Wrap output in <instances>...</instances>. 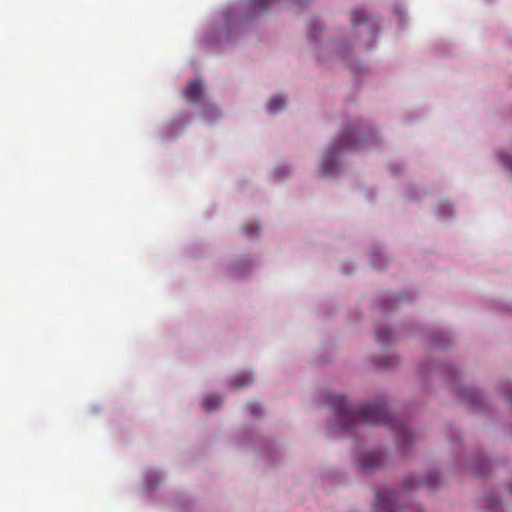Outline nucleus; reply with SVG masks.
<instances>
[{"instance_id": "1", "label": "nucleus", "mask_w": 512, "mask_h": 512, "mask_svg": "<svg viewBox=\"0 0 512 512\" xmlns=\"http://www.w3.org/2000/svg\"><path fill=\"white\" fill-rule=\"evenodd\" d=\"M330 401L340 430H349L361 421L365 424H383L389 427L397 435L399 444L404 447L414 440V433L392 417L382 400L365 404L360 408L348 406L345 397L341 395H330Z\"/></svg>"}, {"instance_id": "2", "label": "nucleus", "mask_w": 512, "mask_h": 512, "mask_svg": "<svg viewBox=\"0 0 512 512\" xmlns=\"http://www.w3.org/2000/svg\"><path fill=\"white\" fill-rule=\"evenodd\" d=\"M373 512H423L418 507H402L396 502V494L388 488L376 490V502L373 506Z\"/></svg>"}, {"instance_id": "3", "label": "nucleus", "mask_w": 512, "mask_h": 512, "mask_svg": "<svg viewBox=\"0 0 512 512\" xmlns=\"http://www.w3.org/2000/svg\"><path fill=\"white\" fill-rule=\"evenodd\" d=\"M357 463L363 472L370 473L382 465L383 455L378 450H372L360 455L357 459Z\"/></svg>"}, {"instance_id": "4", "label": "nucleus", "mask_w": 512, "mask_h": 512, "mask_svg": "<svg viewBox=\"0 0 512 512\" xmlns=\"http://www.w3.org/2000/svg\"><path fill=\"white\" fill-rule=\"evenodd\" d=\"M359 141L356 140L354 131H347L338 141V143L332 145L329 149L332 154H338L344 151H352L359 149Z\"/></svg>"}, {"instance_id": "5", "label": "nucleus", "mask_w": 512, "mask_h": 512, "mask_svg": "<svg viewBox=\"0 0 512 512\" xmlns=\"http://www.w3.org/2000/svg\"><path fill=\"white\" fill-rule=\"evenodd\" d=\"M403 485L406 489L420 486L436 488L438 485V474L437 472H431L426 478L412 475L404 479Z\"/></svg>"}, {"instance_id": "6", "label": "nucleus", "mask_w": 512, "mask_h": 512, "mask_svg": "<svg viewBox=\"0 0 512 512\" xmlns=\"http://www.w3.org/2000/svg\"><path fill=\"white\" fill-rule=\"evenodd\" d=\"M185 98L192 103H199L203 97V87L198 81H192L188 84L185 90Z\"/></svg>"}, {"instance_id": "7", "label": "nucleus", "mask_w": 512, "mask_h": 512, "mask_svg": "<svg viewBox=\"0 0 512 512\" xmlns=\"http://www.w3.org/2000/svg\"><path fill=\"white\" fill-rule=\"evenodd\" d=\"M286 106V99L281 95H275L267 103V109L271 113H277Z\"/></svg>"}, {"instance_id": "8", "label": "nucleus", "mask_w": 512, "mask_h": 512, "mask_svg": "<svg viewBox=\"0 0 512 512\" xmlns=\"http://www.w3.org/2000/svg\"><path fill=\"white\" fill-rule=\"evenodd\" d=\"M222 402H223L222 397H220L218 395H209L204 399L202 406L205 411L211 412V411H214L215 409H217L218 407H220Z\"/></svg>"}, {"instance_id": "9", "label": "nucleus", "mask_w": 512, "mask_h": 512, "mask_svg": "<svg viewBox=\"0 0 512 512\" xmlns=\"http://www.w3.org/2000/svg\"><path fill=\"white\" fill-rule=\"evenodd\" d=\"M251 383H252V374L247 373V372L238 374L232 379V384L236 388H243Z\"/></svg>"}, {"instance_id": "10", "label": "nucleus", "mask_w": 512, "mask_h": 512, "mask_svg": "<svg viewBox=\"0 0 512 512\" xmlns=\"http://www.w3.org/2000/svg\"><path fill=\"white\" fill-rule=\"evenodd\" d=\"M275 3V0H248L249 6L254 11H264L271 7Z\"/></svg>"}, {"instance_id": "11", "label": "nucleus", "mask_w": 512, "mask_h": 512, "mask_svg": "<svg viewBox=\"0 0 512 512\" xmlns=\"http://www.w3.org/2000/svg\"><path fill=\"white\" fill-rule=\"evenodd\" d=\"M351 21L353 27H357L358 25L368 21V15L363 10H354L351 15Z\"/></svg>"}, {"instance_id": "12", "label": "nucleus", "mask_w": 512, "mask_h": 512, "mask_svg": "<svg viewBox=\"0 0 512 512\" xmlns=\"http://www.w3.org/2000/svg\"><path fill=\"white\" fill-rule=\"evenodd\" d=\"M322 170L324 175L328 176L333 174L336 171V161L333 158H324L322 160Z\"/></svg>"}, {"instance_id": "13", "label": "nucleus", "mask_w": 512, "mask_h": 512, "mask_svg": "<svg viewBox=\"0 0 512 512\" xmlns=\"http://www.w3.org/2000/svg\"><path fill=\"white\" fill-rule=\"evenodd\" d=\"M394 333L390 328H381L377 330L376 337L380 343H386L393 339Z\"/></svg>"}, {"instance_id": "14", "label": "nucleus", "mask_w": 512, "mask_h": 512, "mask_svg": "<svg viewBox=\"0 0 512 512\" xmlns=\"http://www.w3.org/2000/svg\"><path fill=\"white\" fill-rule=\"evenodd\" d=\"M260 229V226L258 225V223H255V222H251V223H247L243 226V232L245 235L247 236H253L254 233H257Z\"/></svg>"}, {"instance_id": "15", "label": "nucleus", "mask_w": 512, "mask_h": 512, "mask_svg": "<svg viewBox=\"0 0 512 512\" xmlns=\"http://www.w3.org/2000/svg\"><path fill=\"white\" fill-rule=\"evenodd\" d=\"M249 412L254 416H259L262 413V406L257 402H252L248 406Z\"/></svg>"}, {"instance_id": "16", "label": "nucleus", "mask_w": 512, "mask_h": 512, "mask_svg": "<svg viewBox=\"0 0 512 512\" xmlns=\"http://www.w3.org/2000/svg\"><path fill=\"white\" fill-rule=\"evenodd\" d=\"M504 165L512 170V155H509L503 159Z\"/></svg>"}, {"instance_id": "17", "label": "nucleus", "mask_w": 512, "mask_h": 512, "mask_svg": "<svg viewBox=\"0 0 512 512\" xmlns=\"http://www.w3.org/2000/svg\"><path fill=\"white\" fill-rule=\"evenodd\" d=\"M311 29H312V35H313V37H316V36H317V34H316V27H315L314 22H311Z\"/></svg>"}, {"instance_id": "18", "label": "nucleus", "mask_w": 512, "mask_h": 512, "mask_svg": "<svg viewBox=\"0 0 512 512\" xmlns=\"http://www.w3.org/2000/svg\"><path fill=\"white\" fill-rule=\"evenodd\" d=\"M377 257H378V256H375V257L373 258V260H372L373 265H374L375 267H377V268H381V266H380V265H377V263H376V258H377Z\"/></svg>"}, {"instance_id": "19", "label": "nucleus", "mask_w": 512, "mask_h": 512, "mask_svg": "<svg viewBox=\"0 0 512 512\" xmlns=\"http://www.w3.org/2000/svg\"><path fill=\"white\" fill-rule=\"evenodd\" d=\"M296 3L303 5L307 2V0H294Z\"/></svg>"}, {"instance_id": "20", "label": "nucleus", "mask_w": 512, "mask_h": 512, "mask_svg": "<svg viewBox=\"0 0 512 512\" xmlns=\"http://www.w3.org/2000/svg\"><path fill=\"white\" fill-rule=\"evenodd\" d=\"M509 490L512 493V482L509 484Z\"/></svg>"}, {"instance_id": "21", "label": "nucleus", "mask_w": 512, "mask_h": 512, "mask_svg": "<svg viewBox=\"0 0 512 512\" xmlns=\"http://www.w3.org/2000/svg\"><path fill=\"white\" fill-rule=\"evenodd\" d=\"M509 401H510V403H512V394H510V396H509Z\"/></svg>"}]
</instances>
